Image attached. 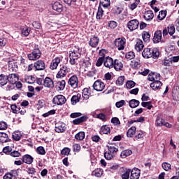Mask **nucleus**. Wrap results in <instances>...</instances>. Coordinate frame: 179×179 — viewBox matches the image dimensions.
<instances>
[{"label": "nucleus", "mask_w": 179, "mask_h": 179, "mask_svg": "<svg viewBox=\"0 0 179 179\" xmlns=\"http://www.w3.org/2000/svg\"><path fill=\"white\" fill-rule=\"evenodd\" d=\"M148 80H150V82L160 80V74L157 73H150L148 76Z\"/></svg>", "instance_id": "obj_16"}, {"label": "nucleus", "mask_w": 179, "mask_h": 179, "mask_svg": "<svg viewBox=\"0 0 179 179\" xmlns=\"http://www.w3.org/2000/svg\"><path fill=\"white\" fill-rule=\"evenodd\" d=\"M141 102L136 99H131L129 101V105L131 108H136L139 106Z\"/></svg>", "instance_id": "obj_31"}, {"label": "nucleus", "mask_w": 179, "mask_h": 179, "mask_svg": "<svg viewBox=\"0 0 179 179\" xmlns=\"http://www.w3.org/2000/svg\"><path fill=\"white\" fill-rule=\"evenodd\" d=\"M110 127H108L107 125H104L101 127L100 133L107 135L108 134L110 133Z\"/></svg>", "instance_id": "obj_39"}, {"label": "nucleus", "mask_w": 179, "mask_h": 179, "mask_svg": "<svg viewBox=\"0 0 179 179\" xmlns=\"http://www.w3.org/2000/svg\"><path fill=\"white\" fill-rule=\"evenodd\" d=\"M71 72V69L66 66H62L57 74L56 75L57 79H62V78H65L68 73Z\"/></svg>", "instance_id": "obj_3"}, {"label": "nucleus", "mask_w": 179, "mask_h": 179, "mask_svg": "<svg viewBox=\"0 0 179 179\" xmlns=\"http://www.w3.org/2000/svg\"><path fill=\"white\" fill-rule=\"evenodd\" d=\"M106 52H106V50H104V49L99 50V58L104 59V58H106Z\"/></svg>", "instance_id": "obj_63"}, {"label": "nucleus", "mask_w": 179, "mask_h": 179, "mask_svg": "<svg viewBox=\"0 0 179 179\" xmlns=\"http://www.w3.org/2000/svg\"><path fill=\"white\" fill-rule=\"evenodd\" d=\"M8 128V124L5 122H0V130L3 131Z\"/></svg>", "instance_id": "obj_62"}, {"label": "nucleus", "mask_w": 179, "mask_h": 179, "mask_svg": "<svg viewBox=\"0 0 179 179\" xmlns=\"http://www.w3.org/2000/svg\"><path fill=\"white\" fill-rule=\"evenodd\" d=\"M153 17H155V14H153V11L150 10L145 11L144 14V19L145 20H152Z\"/></svg>", "instance_id": "obj_27"}, {"label": "nucleus", "mask_w": 179, "mask_h": 179, "mask_svg": "<svg viewBox=\"0 0 179 179\" xmlns=\"http://www.w3.org/2000/svg\"><path fill=\"white\" fill-rule=\"evenodd\" d=\"M169 34L173 36L176 33V27L174 24H169L167 27Z\"/></svg>", "instance_id": "obj_40"}, {"label": "nucleus", "mask_w": 179, "mask_h": 179, "mask_svg": "<svg viewBox=\"0 0 179 179\" xmlns=\"http://www.w3.org/2000/svg\"><path fill=\"white\" fill-rule=\"evenodd\" d=\"M8 76V80L10 83H12V85H15L18 82L19 80V76L16 73H12L9 74Z\"/></svg>", "instance_id": "obj_14"}, {"label": "nucleus", "mask_w": 179, "mask_h": 179, "mask_svg": "<svg viewBox=\"0 0 179 179\" xmlns=\"http://www.w3.org/2000/svg\"><path fill=\"white\" fill-rule=\"evenodd\" d=\"M88 118L89 117H87V116H86V115L82 116L80 117L73 120V124L74 125H80V124H82V122H85L87 121Z\"/></svg>", "instance_id": "obj_21"}, {"label": "nucleus", "mask_w": 179, "mask_h": 179, "mask_svg": "<svg viewBox=\"0 0 179 179\" xmlns=\"http://www.w3.org/2000/svg\"><path fill=\"white\" fill-rule=\"evenodd\" d=\"M108 151H109V153H113V155H115V153H117V152H118V148H117L114 145H108Z\"/></svg>", "instance_id": "obj_44"}, {"label": "nucleus", "mask_w": 179, "mask_h": 179, "mask_svg": "<svg viewBox=\"0 0 179 179\" xmlns=\"http://www.w3.org/2000/svg\"><path fill=\"white\" fill-rule=\"evenodd\" d=\"M127 27L131 31L136 30V29L139 27V21L136 19L129 21L127 23Z\"/></svg>", "instance_id": "obj_6"}, {"label": "nucleus", "mask_w": 179, "mask_h": 179, "mask_svg": "<svg viewBox=\"0 0 179 179\" xmlns=\"http://www.w3.org/2000/svg\"><path fill=\"white\" fill-rule=\"evenodd\" d=\"M69 57H70L69 62H70L71 65H75V64H76V62H78V59L79 57H76L72 56L71 55H69Z\"/></svg>", "instance_id": "obj_52"}, {"label": "nucleus", "mask_w": 179, "mask_h": 179, "mask_svg": "<svg viewBox=\"0 0 179 179\" xmlns=\"http://www.w3.org/2000/svg\"><path fill=\"white\" fill-rule=\"evenodd\" d=\"M161 86H162V82H160V80L153 81L150 84V87L152 88V90H158V89H160Z\"/></svg>", "instance_id": "obj_29"}, {"label": "nucleus", "mask_w": 179, "mask_h": 179, "mask_svg": "<svg viewBox=\"0 0 179 179\" xmlns=\"http://www.w3.org/2000/svg\"><path fill=\"white\" fill-rule=\"evenodd\" d=\"M52 9L57 13H61L64 10V6L61 3L56 1L52 4Z\"/></svg>", "instance_id": "obj_15"}, {"label": "nucleus", "mask_w": 179, "mask_h": 179, "mask_svg": "<svg viewBox=\"0 0 179 179\" xmlns=\"http://www.w3.org/2000/svg\"><path fill=\"white\" fill-rule=\"evenodd\" d=\"M65 85H66V83L64 80L61 81H56L55 87L59 91L64 90L65 89Z\"/></svg>", "instance_id": "obj_24"}, {"label": "nucleus", "mask_w": 179, "mask_h": 179, "mask_svg": "<svg viewBox=\"0 0 179 179\" xmlns=\"http://www.w3.org/2000/svg\"><path fill=\"white\" fill-rule=\"evenodd\" d=\"M122 62L119 59L113 60V68L115 71H121L123 68Z\"/></svg>", "instance_id": "obj_23"}, {"label": "nucleus", "mask_w": 179, "mask_h": 179, "mask_svg": "<svg viewBox=\"0 0 179 179\" xmlns=\"http://www.w3.org/2000/svg\"><path fill=\"white\" fill-rule=\"evenodd\" d=\"M75 139L77 141H83L85 139V131H80L75 135Z\"/></svg>", "instance_id": "obj_37"}, {"label": "nucleus", "mask_w": 179, "mask_h": 179, "mask_svg": "<svg viewBox=\"0 0 179 179\" xmlns=\"http://www.w3.org/2000/svg\"><path fill=\"white\" fill-rule=\"evenodd\" d=\"M126 58L128 59V61L134 59V58H135V53H134V52H128L126 53Z\"/></svg>", "instance_id": "obj_54"}, {"label": "nucleus", "mask_w": 179, "mask_h": 179, "mask_svg": "<svg viewBox=\"0 0 179 179\" xmlns=\"http://www.w3.org/2000/svg\"><path fill=\"white\" fill-rule=\"evenodd\" d=\"M139 2H141V0H136L135 2L131 5L130 9H131V10H134V9H136L138 5H139Z\"/></svg>", "instance_id": "obj_58"}, {"label": "nucleus", "mask_w": 179, "mask_h": 179, "mask_svg": "<svg viewBox=\"0 0 179 179\" xmlns=\"http://www.w3.org/2000/svg\"><path fill=\"white\" fill-rule=\"evenodd\" d=\"M8 43V39L6 38H0V47H5Z\"/></svg>", "instance_id": "obj_60"}, {"label": "nucleus", "mask_w": 179, "mask_h": 179, "mask_svg": "<svg viewBox=\"0 0 179 179\" xmlns=\"http://www.w3.org/2000/svg\"><path fill=\"white\" fill-rule=\"evenodd\" d=\"M103 15H104V10H103V8H101V6H99L96 13L97 20H101V18L103 17Z\"/></svg>", "instance_id": "obj_34"}, {"label": "nucleus", "mask_w": 179, "mask_h": 179, "mask_svg": "<svg viewBox=\"0 0 179 179\" xmlns=\"http://www.w3.org/2000/svg\"><path fill=\"white\" fill-rule=\"evenodd\" d=\"M103 65L106 68L111 69V68L114 66V60L113 58L108 56L103 59Z\"/></svg>", "instance_id": "obj_10"}, {"label": "nucleus", "mask_w": 179, "mask_h": 179, "mask_svg": "<svg viewBox=\"0 0 179 179\" xmlns=\"http://www.w3.org/2000/svg\"><path fill=\"white\" fill-rule=\"evenodd\" d=\"M10 108L14 114H17L20 111V108L17 107L15 104L11 105Z\"/></svg>", "instance_id": "obj_55"}, {"label": "nucleus", "mask_w": 179, "mask_h": 179, "mask_svg": "<svg viewBox=\"0 0 179 179\" xmlns=\"http://www.w3.org/2000/svg\"><path fill=\"white\" fill-rule=\"evenodd\" d=\"M71 153V149L69 148H64L61 151V155L64 156H69Z\"/></svg>", "instance_id": "obj_49"}, {"label": "nucleus", "mask_w": 179, "mask_h": 179, "mask_svg": "<svg viewBox=\"0 0 179 179\" xmlns=\"http://www.w3.org/2000/svg\"><path fill=\"white\" fill-rule=\"evenodd\" d=\"M130 66L134 69H138V68L141 66V64H139V62H138V60L133 59L131 61Z\"/></svg>", "instance_id": "obj_36"}, {"label": "nucleus", "mask_w": 179, "mask_h": 179, "mask_svg": "<svg viewBox=\"0 0 179 179\" xmlns=\"http://www.w3.org/2000/svg\"><path fill=\"white\" fill-rule=\"evenodd\" d=\"M105 87H106V85H104V83H103L101 80H96L93 84V88L96 92H103Z\"/></svg>", "instance_id": "obj_7"}, {"label": "nucleus", "mask_w": 179, "mask_h": 179, "mask_svg": "<svg viewBox=\"0 0 179 179\" xmlns=\"http://www.w3.org/2000/svg\"><path fill=\"white\" fill-rule=\"evenodd\" d=\"M122 179H129V174H131V169H127L126 168H120L119 170Z\"/></svg>", "instance_id": "obj_9"}, {"label": "nucleus", "mask_w": 179, "mask_h": 179, "mask_svg": "<svg viewBox=\"0 0 179 179\" xmlns=\"http://www.w3.org/2000/svg\"><path fill=\"white\" fill-rule=\"evenodd\" d=\"M153 41L155 44L162 41V31H156L154 34Z\"/></svg>", "instance_id": "obj_22"}, {"label": "nucleus", "mask_w": 179, "mask_h": 179, "mask_svg": "<svg viewBox=\"0 0 179 179\" xmlns=\"http://www.w3.org/2000/svg\"><path fill=\"white\" fill-rule=\"evenodd\" d=\"M69 85L72 87L73 89H76L78 87V83H79V81L78 80V77L76 76H71L68 81Z\"/></svg>", "instance_id": "obj_11"}, {"label": "nucleus", "mask_w": 179, "mask_h": 179, "mask_svg": "<svg viewBox=\"0 0 179 179\" xmlns=\"http://www.w3.org/2000/svg\"><path fill=\"white\" fill-rule=\"evenodd\" d=\"M33 160H34V158L30 155H25L22 157V162L26 164H31Z\"/></svg>", "instance_id": "obj_26"}, {"label": "nucleus", "mask_w": 179, "mask_h": 179, "mask_svg": "<svg viewBox=\"0 0 179 179\" xmlns=\"http://www.w3.org/2000/svg\"><path fill=\"white\" fill-rule=\"evenodd\" d=\"M22 82L29 83V85H33L36 82V78L33 76H24L22 78Z\"/></svg>", "instance_id": "obj_25"}, {"label": "nucleus", "mask_w": 179, "mask_h": 179, "mask_svg": "<svg viewBox=\"0 0 179 179\" xmlns=\"http://www.w3.org/2000/svg\"><path fill=\"white\" fill-rule=\"evenodd\" d=\"M144 47L145 45H143V41H142V40L137 39L134 46L136 51H137V52H141V51L143 50Z\"/></svg>", "instance_id": "obj_19"}, {"label": "nucleus", "mask_w": 179, "mask_h": 179, "mask_svg": "<svg viewBox=\"0 0 179 179\" xmlns=\"http://www.w3.org/2000/svg\"><path fill=\"white\" fill-rule=\"evenodd\" d=\"M10 155L12 157H20L21 154L20 152H19V151L14 150V151H11V152L10 153Z\"/></svg>", "instance_id": "obj_57"}, {"label": "nucleus", "mask_w": 179, "mask_h": 179, "mask_svg": "<svg viewBox=\"0 0 179 179\" xmlns=\"http://www.w3.org/2000/svg\"><path fill=\"white\" fill-rule=\"evenodd\" d=\"M22 36H29V34H30V29L27 27L23 28L22 29Z\"/></svg>", "instance_id": "obj_59"}, {"label": "nucleus", "mask_w": 179, "mask_h": 179, "mask_svg": "<svg viewBox=\"0 0 179 179\" xmlns=\"http://www.w3.org/2000/svg\"><path fill=\"white\" fill-rule=\"evenodd\" d=\"M159 55H160V53L157 48H145L142 52V57H143V58H153L154 59H157Z\"/></svg>", "instance_id": "obj_1"}, {"label": "nucleus", "mask_w": 179, "mask_h": 179, "mask_svg": "<svg viewBox=\"0 0 179 179\" xmlns=\"http://www.w3.org/2000/svg\"><path fill=\"white\" fill-rule=\"evenodd\" d=\"M81 52L82 49L79 48V46H74V48L71 49L69 55H71V57H76L77 58H80V57H82Z\"/></svg>", "instance_id": "obj_8"}, {"label": "nucleus", "mask_w": 179, "mask_h": 179, "mask_svg": "<svg viewBox=\"0 0 179 179\" xmlns=\"http://www.w3.org/2000/svg\"><path fill=\"white\" fill-rule=\"evenodd\" d=\"M27 171L28 173V174H31V176H35L36 175V169L33 168V167H29L27 169Z\"/></svg>", "instance_id": "obj_56"}, {"label": "nucleus", "mask_w": 179, "mask_h": 179, "mask_svg": "<svg viewBox=\"0 0 179 179\" xmlns=\"http://www.w3.org/2000/svg\"><path fill=\"white\" fill-rule=\"evenodd\" d=\"M59 62H61V58L56 57L52 61L50 69H52V71H54V69H57V68H58V65H59Z\"/></svg>", "instance_id": "obj_20"}, {"label": "nucleus", "mask_w": 179, "mask_h": 179, "mask_svg": "<svg viewBox=\"0 0 179 179\" xmlns=\"http://www.w3.org/2000/svg\"><path fill=\"white\" fill-rule=\"evenodd\" d=\"M130 173V179H139L141 177V171L138 169L134 168Z\"/></svg>", "instance_id": "obj_13"}, {"label": "nucleus", "mask_w": 179, "mask_h": 179, "mask_svg": "<svg viewBox=\"0 0 179 179\" xmlns=\"http://www.w3.org/2000/svg\"><path fill=\"white\" fill-rule=\"evenodd\" d=\"M22 138V134L19 131H15L13 134V138L14 141H20Z\"/></svg>", "instance_id": "obj_46"}, {"label": "nucleus", "mask_w": 179, "mask_h": 179, "mask_svg": "<svg viewBox=\"0 0 179 179\" xmlns=\"http://www.w3.org/2000/svg\"><path fill=\"white\" fill-rule=\"evenodd\" d=\"M80 97H82V95L80 94H77V95H74L71 99V103L73 106H75L76 103H79L80 101Z\"/></svg>", "instance_id": "obj_28"}, {"label": "nucleus", "mask_w": 179, "mask_h": 179, "mask_svg": "<svg viewBox=\"0 0 179 179\" xmlns=\"http://www.w3.org/2000/svg\"><path fill=\"white\" fill-rule=\"evenodd\" d=\"M112 124H114V125H120L121 124V122H120V119L118 117H113L111 119Z\"/></svg>", "instance_id": "obj_61"}, {"label": "nucleus", "mask_w": 179, "mask_h": 179, "mask_svg": "<svg viewBox=\"0 0 179 179\" xmlns=\"http://www.w3.org/2000/svg\"><path fill=\"white\" fill-rule=\"evenodd\" d=\"M136 132V127H131L127 132V135L129 138H132Z\"/></svg>", "instance_id": "obj_35"}, {"label": "nucleus", "mask_w": 179, "mask_h": 179, "mask_svg": "<svg viewBox=\"0 0 179 179\" xmlns=\"http://www.w3.org/2000/svg\"><path fill=\"white\" fill-rule=\"evenodd\" d=\"M56 132H65L66 131V127L65 126L59 125L55 127Z\"/></svg>", "instance_id": "obj_47"}, {"label": "nucleus", "mask_w": 179, "mask_h": 179, "mask_svg": "<svg viewBox=\"0 0 179 179\" xmlns=\"http://www.w3.org/2000/svg\"><path fill=\"white\" fill-rule=\"evenodd\" d=\"M36 71H44L45 69V63L43 60H38L34 64Z\"/></svg>", "instance_id": "obj_12"}, {"label": "nucleus", "mask_w": 179, "mask_h": 179, "mask_svg": "<svg viewBox=\"0 0 179 179\" xmlns=\"http://www.w3.org/2000/svg\"><path fill=\"white\" fill-rule=\"evenodd\" d=\"M125 38H119L115 40V47L117 48L119 51H122L125 48Z\"/></svg>", "instance_id": "obj_5"}, {"label": "nucleus", "mask_w": 179, "mask_h": 179, "mask_svg": "<svg viewBox=\"0 0 179 179\" xmlns=\"http://www.w3.org/2000/svg\"><path fill=\"white\" fill-rule=\"evenodd\" d=\"M115 155H113V153L110 152V151H106V152H104V157L106 160H111L113 159H114V157Z\"/></svg>", "instance_id": "obj_42"}, {"label": "nucleus", "mask_w": 179, "mask_h": 179, "mask_svg": "<svg viewBox=\"0 0 179 179\" xmlns=\"http://www.w3.org/2000/svg\"><path fill=\"white\" fill-rule=\"evenodd\" d=\"M8 82V76H5L3 74L0 75V85L5 86Z\"/></svg>", "instance_id": "obj_30"}, {"label": "nucleus", "mask_w": 179, "mask_h": 179, "mask_svg": "<svg viewBox=\"0 0 179 179\" xmlns=\"http://www.w3.org/2000/svg\"><path fill=\"white\" fill-rule=\"evenodd\" d=\"M0 142L1 143H6V142H9L8 134L6 133H0Z\"/></svg>", "instance_id": "obj_32"}, {"label": "nucleus", "mask_w": 179, "mask_h": 179, "mask_svg": "<svg viewBox=\"0 0 179 179\" xmlns=\"http://www.w3.org/2000/svg\"><path fill=\"white\" fill-rule=\"evenodd\" d=\"M52 103L56 106H64L66 103V99L63 95H57L53 98Z\"/></svg>", "instance_id": "obj_4"}, {"label": "nucleus", "mask_w": 179, "mask_h": 179, "mask_svg": "<svg viewBox=\"0 0 179 179\" xmlns=\"http://www.w3.org/2000/svg\"><path fill=\"white\" fill-rule=\"evenodd\" d=\"M110 3V0H100V4L102 5L103 8H108Z\"/></svg>", "instance_id": "obj_48"}, {"label": "nucleus", "mask_w": 179, "mask_h": 179, "mask_svg": "<svg viewBox=\"0 0 179 179\" xmlns=\"http://www.w3.org/2000/svg\"><path fill=\"white\" fill-rule=\"evenodd\" d=\"M164 120H163L162 115L157 117V119L155 120V125H157V127H162L164 125Z\"/></svg>", "instance_id": "obj_33"}, {"label": "nucleus", "mask_w": 179, "mask_h": 179, "mask_svg": "<svg viewBox=\"0 0 179 179\" xmlns=\"http://www.w3.org/2000/svg\"><path fill=\"white\" fill-rule=\"evenodd\" d=\"M124 82H125V77L124 76H120L116 80V85L122 86V85H124Z\"/></svg>", "instance_id": "obj_45"}, {"label": "nucleus", "mask_w": 179, "mask_h": 179, "mask_svg": "<svg viewBox=\"0 0 179 179\" xmlns=\"http://www.w3.org/2000/svg\"><path fill=\"white\" fill-rule=\"evenodd\" d=\"M166 15H167V12L164 10H162L159 12L157 16V18L159 19V20H163V19H164V17H166Z\"/></svg>", "instance_id": "obj_50"}, {"label": "nucleus", "mask_w": 179, "mask_h": 179, "mask_svg": "<svg viewBox=\"0 0 179 179\" xmlns=\"http://www.w3.org/2000/svg\"><path fill=\"white\" fill-rule=\"evenodd\" d=\"M143 40L145 43H148V41L150 40V34L148 31H144L142 34Z\"/></svg>", "instance_id": "obj_41"}, {"label": "nucleus", "mask_w": 179, "mask_h": 179, "mask_svg": "<svg viewBox=\"0 0 179 179\" xmlns=\"http://www.w3.org/2000/svg\"><path fill=\"white\" fill-rule=\"evenodd\" d=\"M135 85H136L135 82H134L133 80H129L126 83V87L127 89H132V87H135Z\"/></svg>", "instance_id": "obj_53"}, {"label": "nucleus", "mask_w": 179, "mask_h": 179, "mask_svg": "<svg viewBox=\"0 0 179 179\" xmlns=\"http://www.w3.org/2000/svg\"><path fill=\"white\" fill-rule=\"evenodd\" d=\"M131 154L132 151L131 150H125L121 152L120 156L122 159H125V157L129 156Z\"/></svg>", "instance_id": "obj_43"}, {"label": "nucleus", "mask_w": 179, "mask_h": 179, "mask_svg": "<svg viewBox=\"0 0 179 179\" xmlns=\"http://www.w3.org/2000/svg\"><path fill=\"white\" fill-rule=\"evenodd\" d=\"M92 176H94L95 177H101L103 176V169H95L94 171H92Z\"/></svg>", "instance_id": "obj_38"}, {"label": "nucleus", "mask_w": 179, "mask_h": 179, "mask_svg": "<svg viewBox=\"0 0 179 179\" xmlns=\"http://www.w3.org/2000/svg\"><path fill=\"white\" fill-rule=\"evenodd\" d=\"M30 61H37L41 57V51L39 48H34L31 53L27 55Z\"/></svg>", "instance_id": "obj_2"}, {"label": "nucleus", "mask_w": 179, "mask_h": 179, "mask_svg": "<svg viewBox=\"0 0 179 179\" xmlns=\"http://www.w3.org/2000/svg\"><path fill=\"white\" fill-rule=\"evenodd\" d=\"M43 85L45 87H48V89H51L54 87V81L49 77H46L43 80Z\"/></svg>", "instance_id": "obj_17"}, {"label": "nucleus", "mask_w": 179, "mask_h": 179, "mask_svg": "<svg viewBox=\"0 0 179 179\" xmlns=\"http://www.w3.org/2000/svg\"><path fill=\"white\" fill-rule=\"evenodd\" d=\"M37 152L39 155H45V150H44L43 147H38Z\"/></svg>", "instance_id": "obj_64"}, {"label": "nucleus", "mask_w": 179, "mask_h": 179, "mask_svg": "<svg viewBox=\"0 0 179 179\" xmlns=\"http://www.w3.org/2000/svg\"><path fill=\"white\" fill-rule=\"evenodd\" d=\"M162 168L165 171H170V170H171V164L167 162H164L162 163Z\"/></svg>", "instance_id": "obj_51"}, {"label": "nucleus", "mask_w": 179, "mask_h": 179, "mask_svg": "<svg viewBox=\"0 0 179 179\" xmlns=\"http://www.w3.org/2000/svg\"><path fill=\"white\" fill-rule=\"evenodd\" d=\"M99 41H100L99 37L94 36L90 38L89 41V45H90V47H92L93 48H96V47L99 45Z\"/></svg>", "instance_id": "obj_18"}]
</instances>
